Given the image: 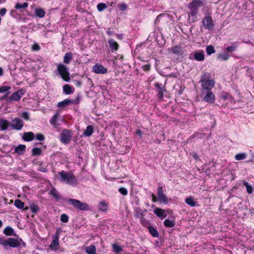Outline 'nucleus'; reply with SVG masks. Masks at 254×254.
Listing matches in <instances>:
<instances>
[{"label": "nucleus", "mask_w": 254, "mask_h": 254, "mask_svg": "<svg viewBox=\"0 0 254 254\" xmlns=\"http://www.w3.org/2000/svg\"><path fill=\"white\" fill-rule=\"evenodd\" d=\"M72 58V54L70 52L66 53L65 54L64 56V62L66 64H68L70 63Z\"/></svg>", "instance_id": "26"}, {"label": "nucleus", "mask_w": 254, "mask_h": 254, "mask_svg": "<svg viewBox=\"0 0 254 254\" xmlns=\"http://www.w3.org/2000/svg\"><path fill=\"white\" fill-rule=\"evenodd\" d=\"M58 175L60 176L59 179L62 182L72 186H76L77 184V180L72 174L62 171L59 172Z\"/></svg>", "instance_id": "2"}, {"label": "nucleus", "mask_w": 254, "mask_h": 254, "mask_svg": "<svg viewBox=\"0 0 254 254\" xmlns=\"http://www.w3.org/2000/svg\"><path fill=\"white\" fill-rule=\"evenodd\" d=\"M39 170L43 172H47L48 171L46 168L43 166H40L39 168Z\"/></svg>", "instance_id": "58"}, {"label": "nucleus", "mask_w": 254, "mask_h": 254, "mask_svg": "<svg viewBox=\"0 0 254 254\" xmlns=\"http://www.w3.org/2000/svg\"><path fill=\"white\" fill-rule=\"evenodd\" d=\"M34 138V134L32 132H25L23 134L22 138L26 141L32 140Z\"/></svg>", "instance_id": "15"}, {"label": "nucleus", "mask_w": 254, "mask_h": 254, "mask_svg": "<svg viewBox=\"0 0 254 254\" xmlns=\"http://www.w3.org/2000/svg\"><path fill=\"white\" fill-rule=\"evenodd\" d=\"M61 221L62 222H64V223L67 222L68 221V216L66 214H63L61 216Z\"/></svg>", "instance_id": "49"}, {"label": "nucleus", "mask_w": 254, "mask_h": 254, "mask_svg": "<svg viewBox=\"0 0 254 254\" xmlns=\"http://www.w3.org/2000/svg\"><path fill=\"white\" fill-rule=\"evenodd\" d=\"M22 117L26 120L29 119V114L28 112H23L22 114Z\"/></svg>", "instance_id": "55"}, {"label": "nucleus", "mask_w": 254, "mask_h": 254, "mask_svg": "<svg viewBox=\"0 0 254 254\" xmlns=\"http://www.w3.org/2000/svg\"><path fill=\"white\" fill-rule=\"evenodd\" d=\"M13 232V229L9 226L6 227L3 230V233L6 236H11Z\"/></svg>", "instance_id": "36"}, {"label": "nucleus", "mask_w": 254, "mask_h": 254, "mask_svg": "<svg viewBox=\"0 0 254 254\" xmlns=\"http://www.w3.org/2000/svg\"><path fill=\"white\" fill-rule=\"evenodd\" d=\"M155 87L157 89L158 91H160V88H163V87H161L160 84L158 83H156L155 84Z\"/></svg>", "instance_id": "59"}, {"label": "nucleus", "mask_w": 254, "mask_h": 254, "mask_svg": "<svg viewBox=\"0 0 254 254\" xmlns=\"http://www.w3.org/2000/svg\"><path fill=\"white\" fill-rule=\"evenodd\" d=\"M93 71L96 73L104 74L107 72V69L101 64H96L93 67Z\"/></svg>", "instance_id": "12"}, {"label": "nucleus", "mask_w": 254, "mask_h": 254, "mask_svg": "<svg viewBox=\"0 0 254 254\" xmlns=\"http://www.w3.org/2000/svg\"><path fill=\"white\" fill-rule=\"evenodd\" d=\"M237 45L235 43L232 44L231 46H229L227 48L226 50L229 52H232L236 50Z\"/></svg>", "instance_id": "45"}, {"label": "nucleus", "mask_w": 254, "mask_h": 254, "mask_svg": "<svg viewBox=\"0 0 254 254\" xmlns=\"http://www.w3.org/2000/svg\"><path fill=\"white\" fill-rule=\"evenodd\" d=\"M36 138L39 141H43L45 139L44 135L41 133H38L36 135Z\"/></svg>", "instance_id": "50"}, {"label": "nucleus", "mask_w": 254, "mask_h": 254, "mask_svg": "<svg viewBox=\"0 0 254 254\" xmlns=\"http://www.w3.org/2000/svg\"><path fill=\"white\" fill-rule=\"evenodd\" d=\"M247 156V155L246 153H239L235 155V158L236 160L240 161L246 159Z\"/></svg>", "instance_id": "35"}, {"label": "nucleus", "mask_w": 254, "mask_h": 254, "mask_svg": "<svg viewBox=\"0 0 254 254\" xmlns=\"http://www.w3.org/2000/svg\"><path fill=\"white\" fill-rule=\"evenodd\" d=\"M30 208L31 209L32 212L36 213L39 210V206L35 203L30 204Z\"/></svg>", "instance_id": "38"}, {"label": "nucleus", "mask_w": 254, "mask_h": 254, "mask_svg": "<svg viewBox=\"0 0 254 254\" xmlns=\"http://www.w3.org/2000/svg\"><path fill=\"white\" fill-rule=\"evenodd\" d=\"M23 90L21 89L12 94L10 97L11 100L19 101L21 98V95H23Z\"/></svg>", "instance_id": "14"}, {"label": "nucleus", "mask_w": 254, "mask_h": 254, "mask_svg": "<svg viewBox=\"0 0 254 254\" xmlns=\"http://www.w3.org/2000/svg\"><path fill=\"white\" fill-rule=\"evenodd\" d=\"M202 22L205 29L212 30L214 27V24L211 16H206Z\"/></svg>", "instance_id": "9"}, {"label": "nucleus", "mask_w": 254, "mask_h": 254, "mask_svg": "<svg viewBox=\"0 0 254 254\" xmlns=\"http://www.w3.org/2000/svg\"><path fill=\"white\" fill-rule=\"evenodd\" d=\"M63 90L64 93L66 94H71L74 91V90L72 89V87L68 84H65L63 86Z\"/></svg>", "instance_id": "23"}, {"label": "nucleus", "mask_w": 254, "mask_h": 254, "mask_svg": "<svg viewBox=\"0 0 254 254\" xmlns=\"http://www.w3.org/2000/svg\"><path fill=\"white\" fill-rule=\"evenodd\" d=\"M71 138V133L68 129H64L61 134V141L64 144H68Z\"/></svg>", "instance_id": "8"}, {"label": "nucleus", "mask_w": 254, "mask_h": 254, "mask_svg": "<svg viewBox=\"0 0 254 254\" xmlns=\"http://www.w3.org/2000/svg\"><path fill=\"white\" fill-rule=\"evenodd\" d=\"M28 4L27 2H24L22 4H20L19 3H17L15 6V8L17 9H24L28 6Z\"/></svg>", "instance_id": "42"}, {"label": "nucleus", "mask_w": 254, "mask_h": 254, "mask_svg": "<svg viewBox=\"0 0 254 254\" xmlns=\"http://www.w3.org/2000/svg\"><path fill=\"white\" fill-rule=\"evenodd\" d=\"M14 204L18 209H23L24 207V203L18 199L14 201Z\"/></svg>", "instance_id": "32"}, {"label": "nucleus", "mask_w": 254, "mask_h": 254, "mask_svg": "<svg viewBox=\"0 0 254 254\" xmlns=\"http://www.w3.org/2000/svg\"><path fill=\"white\" fill-rule=\"evenodd\" d=\"M229 58V56L227 53H224L218 56V59L222 61H226Z\"/></svg>", "instance_id": "40"}, {"label": "nucleus", "mask_w": 254, "mask_h": 254, "mask_svg": "<svg viewBox=\"0 0 254 254\" xmlns=\"http://www.w3.org/2000/svg\"><path fill=\"white\" fill-rule=\"evenodd\" d=\"M206 51L207 55H210L211 54L215 52V50L214 47L211 45L207 46Z\"/></svg>", "instance_id": "43"}, {"label": "nucleus", "mask_w": 254, "mask_h": 254, "mask_svg": "<svg viewBox=\"0 0 254 254\" xmlns=\"http://www.w3.org/2000/svg\"><path fill=\"white\" fill-rule=\"evenodd\" d=\"M57 70L64 80L66 82L69 81V73L66 66L63 64H59L57 65Z\"/></svg>", "instance_id": "5"}, {"label": "nucleus", "mask_w": 254, "mask_h": 254, "mask_svg": "<svg viewBox=\"0 0 254 254\" xmlns=\"http://www.w3.org/2000/svg\"><path fill=\"white\" fill-rule=\"evenodd\" d=\"M0 245L3 246L5 249H8L9 247L16 248L20 246V243L16 239L9 238L7 240L0 237Z\"/></svg>", "instance_id": "3"}, {"label": "nucleus", "mask_w": 254, "mask_h": 254, "mask_svg": "<svg viewBox=\"0 0 254 254\" xmlns=\"http://www.w3.org/2000/svg\"><path fill=\"white\" fill-rule=\"evenodd\" d=\"M152 199L153 202H156L157 201L156 197L154 194H152Z\"/></svg>", "instance_id": "64"}, {"label": "nucleus", "mask_w": 254, "mask_h": 254, "mask_svg": "<svg viewBox=\"0 0 254 254\" xmlns=\"http://www.w3.org/2000/svg\"><path fill=\"white\" fill-rule=\"evenodd\" d=\"M32 49L33 51H38L40 50V46L37 44H34L32 45Z\"/></svg>", "instance_id": "53"}, {"label": "nucleus", "mask_w": 254, "mask_h": 254, "mask_svg": "<svg viewBox=\"0 0 254 254\" xmlns=\"http://www.w3.org/2000/svg\"><path fill=\"white\" fill-rule=\"evenodd\" d=\"M59 247V241H58L57 239L56 240L53 239L52 243H51V244L50 245V248L52 250H56Z\"/></svg>", "instance_id": "34"}, {"label": "nucleus", "mask_w": 254, "mask_h": 254, "mask_svg": "<svg viewBox=\"0 0 254 254\" xmlns=\"http://www.w3.org/2000/svg\"><path fill=\"white\" fill-rule=\"evenodd\" d=\"M150 69V65H145L144 66V70H148Z\"/></svg>", "instance_id": "63"}, {"label": "nucleus", "mask_w": 254, "mask_h": 254, "mask_svg": "<svg viewBox=\"0 0 254 254\" xmlns=\"http://www.w3.org/2000/svg\"><path fill=\"white\" fill-rule=\"evenodd\" d=\"M165 91L164 88H160V91H158V97L159 98H162L163 97V92Z\"/></svg>", "instance_id": "54"}, {"label": "nucleus", "mask_w": 254, "mask_h": 254, "mask_svg": "<svg viewBox=\"0 0 254 254\" xmlns=\"http://www.w3.org/2000/svg\"><path fill=\"white\" fill-rule=\"evenodd\" d=\"M10 87L9 86H2L0 88V93H3L8 91L10 89Z\"/></svg>", "instance_id": "52"}, {"label": "nucleus", "mask_w": 254, "mask_h": 254, "mask_svg": "<svg viewBox=\"0 0 254 254\" xmlns=\"http://www.w3.org/2000/svg\"><path fill=\"white\" fill-rule=\"evenodd\" d=\"M146 212V210H142L140 209H138V208H136L135 210V214H134V216L136 217V218H139L140 219V221L142 223H143L144 221V220L143 218V217L144 216V212Z\"/></svg>", "instance_id": "13"}, {"label": "nucleus", "mask_w": 254, "mask_h": 254, "mask_svg": "<svg viewBox=\"0 0 254 254\" xmlns=\"http://www.w3.org/2000/svg\"><path fill=\"white\" fill-rule=\"evenodd\" d=\"M73 102L72 100L66 99L64 100L63 101L59 102L58 104V106L59 107H64L69 104L70 103H72Z\"/></svg>", "instance_id": "30"}, {"label": "nucleus", "mask_w": 254, "mask_h": 254, "mask_svg": "<svg viewBox=\"0 0 254 254\" xmlns=\"http://www.w3.org/2000/svg\"><path fill=\"white\" fill-rule=\"evenodd\" d=\"M203 4L200 0H193L189 5L188 7L190 9L189 14V20L193 22L196 21V15L198 9Z\"/></svg>", "instance_id": "1"}, {"label": "nucleus", "mask_w": 254, "mask_h": 254, "mask_svg": "<svg viewBox=\"0 0 254 254\" xmlns=\"http://www.w3.org/2000/svg\"><path fill=\"white\" fill-rule=\"evenodd\" d=\"M120 8L121 10L123 11L127 9V7L126 4L123 3L120 5Z\"/></svg>", "instance_id": "56"}, {"label": "nucleus", "mask_w": 254, "mask_h": 254, "mask_svg": "<svg viewBox=\"0 0 254 254\" xmlns=\"http://www.w3.org/2000/svg\"><path fill=\"white\" fill-rule=\"evenodd\" d=\"M181 48L179 46H175L172 48V51L175 54H178L180 53Z\"/></svg>", "instance_id": "48"}, {"label": "nucleus", "mask_w": 254, "mask_h": 254, "mask_svg": "<svg viewBox=\"0 0 254 254\" xmlns=\"http://www.w3.org/2000/svg\"><path fill=\"white\" fill-rule=\"evenodd\" d=\"M10 125L9 124L7 121L0 119V127L1 130H5L7 129L8 126Z\"/></svg>", "instance_id": "19"}, {"label": "nucleus", "mask_w": 254, "mask_h": 254, "mask_svg": "<svg viewBox=\"0 0 254 254\" xmlns=\"http://www.w3.org/2000/svg\"><path fill=\"white\" fill-rule=\"evenodd\" d=\"M168 18V16L166 14H160L156 18L155 20V24H157L158 22H163L165 21L167 18Z\"/></svg>", "instance_id": "29"}, {"label": "nucleus", "mask_w": 254, "mask_h": 254, "mask_svg": "<svg viewBox=\"0 0 254 254\" xmlns=\"http://www.w3.org/2000/svg\"><path fill=\"white\" fill-rule=\"evenodd\" d=\"M56 239H57V240L58 241H59V233L58 232L56 233L55 236L54 237V239L56 240Z\"/></svg>", "instance_id": "61"}, {"label": "nucleus", "mask_w": 254, "mask_h": 254, "mask_svg": "<svg viewBox=\"0 0 254 254\" xmlns=\"http://www.w3.org/2000/svg\"><path fill=\"white\" fill-rule=\"evenodd\" d=\"M157 197L158 200L160 202L165 204H167L168 203V198L166 194L163 191L162 187H159L157 189Z\"/></svg>", "instance_id": "11"}, {"label": "nucleus", "mask_w": 254, "mask_h": 254, "mask_svg": "<svg viewBox=\"0 0 254 254\" xmlns=\"http://www.w3.org/2000/svg\"><path fill=\"white\" fill-rule=\"evenodd\" d=\"M148 229L149 232L153 237H158L159 236V234L157 231L153 227L149 226Z\"/></svg>", "instance_id": "31"}, {"label": "nucleus", "mask_w": 254, "mask_h": 254, "mask_svg": "<svg viewBox=\"0 0 254 254\" xmlns=\"http://www.w3.org/2000/svg\"><path fill=\"white\" fill-rule=\"evenodd\" d=\"M68 203L73 206L76 209L79 210H88L89 209V205L86 203L75 199H69Z\"/></svg>", "instance_id": "4"}, {"label": "nucleus", "mask_w": 254, "mask_h": 254, "mask_svg": "<svg viewBox=\"0 0 254 254\" xmlns=\"http://www.w3.org/2000/svg\"><path fill=\"white\" fill-rule=\"evenodd\" d=\"M41 154V149L39 148L35 147L32 150L33 155H40Z\"/></svg>", "instance_id": "44"}, {"label": "nucleus", "mask_w": 254, "mask_h": 254, "mask_svg": "<svg viewBox=\"0 0 254 254\" xmlns=\"http://www.w3.org/2000/svg\"><path fill=\"white\" fill-rule=\"evenodd\" d=\"M112 248L113 251L116 253L123 252L124 251V250L123 249L122 247L116 244H114L112 245Z\"/></svg>", "instance_id": "33"}, {"label": "nucleus", "mask_w": 254, "mask_h": 254, "mask_svg": "<svg viewBox=\"0 0 254 254\" xmlns=\"http://www.w3.org/2000/svg\"><path fill=\"white\" fill-rule=\"evenodd\" d=\"M200 96L202 101L209 104L213 103L215 101V95L211 91L200 92Z\"/></svg>", "instance_id": "6"}, {"label": "nucleus", "mask_w": 254, "mask_h": 254, "mask_svg": "<svg viewBox=\"0 0 254 254\" xmlns=\"http://www.w3.org/2000/svg\"><path fill=\"white\" fill-rule=\"evenodd\" d=\"M49 194L54 197L57 201L60 200L61 198V195L57 190L54 188H52L49 192Z\"/></svg>", "instance_id": "16"}, {"label": "nucleus", "mask_w": 254, "mask_h": 254, "mask_svg": "<svg viewBox=\"0 0 254 254\" xmlns=\"http://www.w3.org/2000/svg\"><path fill=\"white\" fill-rule=\"evenodd\" d=\"M75 85L78 87H80L81 85V82L79 80H75L74 81Z\"/></svg>", "instance_id": "60"}, {"label": "nucleus", "mask_w": 254, "mask_h": 254, "mask_svg": "<svg viewBox=\"0 0 254 254\" xmlns=\"http://www.w3.org/2000/svg\"><path fill=\"white\" fill-rule=\"evenodd\" d=\"M59 115V113H57L52 117V119L50 121L51 124L54 127H57L58 126L60 125L58 123Z\"/></svg>", "instance_id": "17"}, {"label": "nucleus", "mask_w": 254, "mask_h": 254, "mask_svg": "<svg viewBox=\"0 0 254 254\" xmlns=\"http://www.w3.org/2000/svg\"><path fill=\"white\" fill-rule=\"evenodd\" d=\"M107 204L104 202H101L98 205V210L100 211L105 212L107 210Z\"/></svg>", "instance_id": "28"}, {"label": "nucleus", "mask_w": 254, "mask_h": 254, "mask_svg": "<svg viewBox=\"0 0 254 254\" xmlns=\"http://www.w3.org/2000/svg\"><path fill=\"white\" fill-rule=\"evenodd\" d=\"M6 12V9L5 8H2L0 10V15L1 16H3Z\"/></svg>", "instance_id": "57"}, {"label": "nucleus", "mask_w": 254, "mask_h": 254, "mask_svg": "<svg viewBox=\"0 0 254 254\" xmlns=\"http://www.w3.org/2000/svg\"><path fill=\"white\" fill-rule=\"evenodd\" d=\"M119 192L124 195H126L127 193V190L125 188H121L119 189Z\"/></svg>", "instance_id": "51"}, {"label": "nucleus", "mask_w": 254, "mask_h": 254, "mask_svg": "<svg viewBox=\"0 0 254 254\" xmlns=\"http://www.w3.org/2000/svg\"><path fill=\"white\" fill-rule=\"evenodd\" d=\"M136 134H137L138 135L141 136V135H142V131L138 129L136 131Z\"/></svg>", "instance_id": "62"}, {"label": "nucleus", "mask_w": 254, "mask_h": 254, "mask_svg": "<svg viewBox=\"0 0 254 254\" xmlns=\"http://www.w3.org/2000/svg\"><path fill=\"white\" fill-rule=\"evenodd\" d=\"M199 82L201 83V86L200 92L211 91L215 84V81L213 80L199 81Z\"/></svg>", "instance_id": "7"}, {"label": "nucleus", "mask_w": 254, "mask_h": 254, "mask_svg": "<svg viewBox=\"0 0 254 254\" xmlns=\"http://www.w3.org/2000/svg\"><path fill=\"white\" fill-rule=\"evenodd\" d=\"M164 224L165 226L168 227H173L175 225L174 221L169 219H166Z\"/></svg>", "instance_id": "41"}, {"label": "nucleus", "mask_w": 254, "mask_h": 254, "mask_svg": "<svg viewBox=\"0 0 254 254\" xmlns=\"http://www.w3.org/2000/svg\"><path fill=\"white\" fill-rule=\"evenodd\" d=\"M194 58L197 61H203L204 60L203 52H196L194 54Z\"/></svg>", "instance_id": "22"}, {"label": "nucleus", "mask_w": 254, "mask_h": 254, "mask_svg": "<svg viewBox=\"0 0 254 254\" xmlns=\"http://www.w3.org/2000/svg\"><path fill=\"white\" fill-rule=\"evenodd\" d=\"M243 185L246 187L247 191L249 194H252L253 192V188L252 186L249 185L248 183L244 181Z\"/></svg>", "instance_id": "39"}, {"label": "nucleus", "mask_w": 254, "mask_h": 254, "mask_svg": "<svg viewBox=\"0 0 254 254\" xmlns=\"http://www.w3.org/2000/svg\"><path fill=\"white\" fill-rule=\"evenodd\" d=\"M26 146L25 145L20 144L15 147V152L19 155H21L25 151Z\"/></svg>", "instance_id": "21"}, {"label": "nucleus", "mask_w": 254, "mask_h": 254, "mask_svg": "<svg viewBox=\"0 0 254 254\" xmlns=\"http://www.w3.org/2000/svg\"><path fill=\"white\" fill-rule=\"evenodd\" d=\"M85 252L87 254H97L96 248L93 245H91L89 246L86 247L85 248Z\"/></svg>", "instance_id": "18"}, {"label": "nucleus", "mask_w": 254, "mask_h": 254, "mask_svg": "<svg viewBox=\"0 0 254 254\" xmlns=\"http://www.w3.org/2000/svg\"><path fill=\"white\" fill-rule=\"evenodd\" d=\"M185 202L191 207H193L196 205V202L192 196H190L185 199Z\"/></svg>", "instance_id": "27"}, {"label": "nucleus", "mask_w": 254, "mask_h": 254, "mask_svg": "<svg viewBox=\"0 0 254 254\" xmlns=\"http://www.w3.org/2000/svg\"><path fill=\"white\" fill-rule=\"evenodd\" d=\"M154 213L158 217L165 218L166 214H165L164 211L160 208H156L154 211Z\"/></svg>", "instance_id": "25"}, {"label": "nucleus", "mask_w": 254, "mask_h": 254, "mask_svg": "<svg viewBox=\"0 0 254 254\" xmlns=\"http://www.w3.org/2000/svg\"><path fill=\"white\" fill-rule=\"evenodd\" d=\"M36 15L39 17L42 18L45 16V12L43 9L37 8L35 10Z\"/></svg>", "instance_id": "37"}, {"label": "nucleus", "mask_w": 254, "mask_h": 254, "mask_svg": "<svg viewBox=\"0 0 254 254\" xmlns=\"http://www.w3.org/2000/svg\"><path fill=\"white\" fill-rule=\"evenodd\" d=\"M108 43L110 48L113 51H117L119 49V46L118 44L114 40L110 39L108 41Z\"/></svg>", "instance_id": "20"}, {"label": "nucleus", "mask_w": 254, "mask_h": 254, "mask_svg": "<svg viewBox=\"0 0 254 254\" xmlns=\"http://www.w3.org/2000/svg\"><path fill=\"white\" fill-rule=\"evenodd\" d=\"M10 126L15 129L20 130L23 126V122L21 119L15 118L11 121Z\"/></svg>", "instance_id": "10"}, {"label": "nucleus", "mask_w": 254, "mask_h": 254, "mask_svg": "<svg viewBox=\"0 0 254 254\" xmlns=\"http://www.w3.org/2000/svg\"><path fill=\"white\" fill-rule=\"evenodd\" d=\"M210 78V75L209 73H204L203 75L201 76V79L200 81H207V80H210L211 79H209Z\"/></svg>", "instance_id": "46"}, {"label": "nucleus", "mask_w": 254, "mask_h": 254, "mask_svg": "<svg viewBox=\"0 0 254 254\" xmlns=\"http://www.w3.org/2000/svg\"><path fill=\"white\" fill-rule=\"evenodd\" d=\"M107 5L104 3H100L97 5V9L99 11H103L107 8Z\"/></svg>", "instance_id": "47"}, {"label": "nucleus", "mask_w": 254, "mask_h": 254, "mask_svg": "<svg viewBox=\"0 0 254 254\" xmlns=\"http://www.w3.org/2000/svg\"><path fill=\"white\" fill-rule=\"evenodd\" d=\"M93 132V127L92 126H88L84 131L83 134L85 136H89Z\"/></svg>", "instance_id": "24"}]
</instances>
